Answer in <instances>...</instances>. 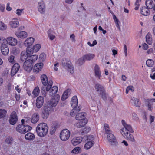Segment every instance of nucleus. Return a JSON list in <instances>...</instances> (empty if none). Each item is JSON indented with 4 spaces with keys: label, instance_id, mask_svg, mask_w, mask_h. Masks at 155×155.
<instances>
[{
    "label": "nucleus",
    "instance_id": "f257e3e1",
    "mask_svg": "<svg viewBox=\"0 0 155 155\" xmlns=\"http://www.w3.org/2000/svg\"><path fill=\"white\" fill-rule=\"evenodd\" d=\"M38 56L36 55H33L29 56L25 51H23L21 54V59L24 62L23 67L26 71L30 72L32 69L33 63L37 59Z\"/></svg>",
    "mask_w": 155,
    "mask_h": 155
},
{
    "label": "nucleus",
    "instance_id": "f03ea898",
    "mask_svg": "<svg viewBox=\"0 0 155 155\" xmlns=\"http://www.w3.org/2000/svg\"><path fill=\"white\" fill-rule=\"evenodd\" d=\"M36 130L38 135L41 137H43L47 134L48 127L46 124L41 123L38 125Z\"/></svg>",
    "mask_w": 155,
    "mask_h": 155
},
{
    "label": "nucleus",
    "instance_id": "7ed1b4c3",
    "mask_svg": "<svg viewBox=\"0 0 155 155\" xmlns=\"http://www.w3.org/2000/svg\"><path fill=\"white\" fill-rule=\"evenodd\" d=\"M25 120L22 119L21 125H18L16 127V130L21 134H25L27 132L31 130L32 129L31 127L28 125H25Z\"/></svg>",
    "mask_w": 155,
    "mask_h": 155
},
{
    "label": "nucleus",
    "instance_id": "20e7f679",
    "mask_svg": "<svg viewBox=\"0 0 155 155\" xmlns=\"http://www.w3.org/2000/svg\"><path fill=\"white\" fill-rule=\"evenodd\" d=\"M122 124L124 127L122 128L120 130V132L124 137H127L129 133H133V130L131 125L127 124L125 120H122L121 121Z\"/></svg>",
    "mask_w": 155,
    "mask_h": 155
},
{
    "label": "nucleus",
    "instance_id": "39448f33",
    "mask_svg": "<svg viewBox=\"0 0 155 155\" xmlns=\"http://www.w3.org/2000/svg\"><path fill=\"white\" fill-rule=\"evenodd\" d=\"M41 79L43 84L45 86H47L46 91H48L52 85V81L50 80L48 81L47 77L45 74H42L41 76Z\"/></svg>",
    "mask_w": 155,
    "mask_h": 155
},
{
    "label": "nucleus",
    "instance_id": "423d86ee",
    "mask_svg": "<svg viewBox=\"0 0 155 155\" xmlns=\"http://www.w3.org/2000/svg\"><path fill=\"white\" fill-rule=\"evenodd\" d=\"M94 87L96 90L99 92L102 98L104 100L106 99V96L105 91L103 86L98 83H97L95 84Z\"/></svg>",
    "mask_w": 155,
    "mask_h": 155
},
{
    "label": "nucleus",
    "instance_id": "0eeeda50",
    "mask_svg": "<svg viewBox=\"0 0 155 155\" xmlns=\"http://www.w3.org/2000/svg\"><path fill=\"white\" fill-rule=\"evenodd\" d=\"M94 137L93 135H89L87 136V143L84 145V148L87 150L91 148L94 143Z\"/></svg>",
    "mask_w": 155,
    "mask_h": 155
},
{
    "label": "nucleus",
    "instance_id": "6e6552de",
    "mask_svg": "<svg viewBox=\"0 0 155 155\" xmlns=\"http://www.w3.org/2000/svg\"><path fill=\"white\" fill-rule=\"evenodd\" d=\"M70 136V132L67 129L63 130L60 133V137L61 139L63 141L67 140Z\"/></svg>",
    "mask_w": 155,
    "mask_h": 155
},
{
    "label": "nucleus",
    "instance_id": "1a4fd4ad",
    "mask_svg": "<svg viewBox=\"0 0 155 155\" xmlns=\"http://www.w3.org/2000/svg\"><path fill=\"white\" fill-rule=\"evenodd\" d=\"M51 110V107L49 105H47L45 106L41 109L42 117L44 119L47 118Z\"/></svg>",
    "mask_w": 155,
    "mask_h": 155
},
{
    "label": "nucleus",
    "instance_id": "9d476101",
    "mask_svg": "<svg viewBox=\"0 0 155 155\" xmlns=\"http://www.w3.org/2000/svg\"><path fill=\"white\" fill-rule=\"evenodd\" d=\"M62 64L63 67L68 68V71L71 74L74 73V68L72 66L71 63L69 61H67L66 58H64L62 59Z\"/></svg>",
    "mask_w": 155,
    "mask_h": 155
},
{
    "label": "nucleus",
    "instance_id": "9b49d317",
    "mask_svg": "<svg viewBox=\"0 0 155 155\" xmlns=\"http://www.w3.org/2000/svg\"><path fill=\"white\" fill-rule=\"evenodd\" d=\"M60 96L59 95L57 94L53 96L50 101L48 102V104H47L50 105L52 107L56 106L59 101Z\"/></svg>",
    "mask_w": 155,
    "mask_h": 155
},
{
    "label": "nucleus",
    "instance_id": "f8f14e48",
    "mask_svg": "<svg viewBox=\"0 0 155 155\" xmlns=\"http://www.w3.org/2000/svg\"><path fill=\"white\" fill-rule=\"evenodd\" d=\"M7 43L12 46H15L17 44L16 39L12 37H9L6 38Z\"/></svg>",
    "mask_w": 155,
    "mask_h": 155
},
{
    "label": "nucleus",
    "instance_id": "ddd939ff",
    "mask_svg": "<svg viewBox=\"0 0 155 155\" xmlns=\"http://www.w3.org/2000/svg\"><path fill=\"white\" fill-rule=\"evenodd\" d=\"M0 49L3 55L6 56L8 55L9 53V49L7 45H1Z\"/></svg>",
    "mask_w": 155,
    "mask_h": 155
},
{
    "label": "nucleus",
    "instance_id": "4468645a",
    "mask_svg": "<svg viewBox=\"0 0 155 155\" xmlns=\"http://www.w3.org/2000/svg\"><path fill=\"white\" fill-rule=\"evenodd\" d=\"M18 120L17 115L15 112L13 111L11 114L9 120L11 124L14 125L15 124Z\"/></svg>",
    "mask_w": 155,
    "mask_h": 155
},
{
    "label": "nucleus",
    "instance_id": "2eb2a0df",
    "mask_svg": "<svg viewBox=\"0 0 155 155\" xmlns=\"http://www.w3.org/2000/svg\"><path fill=\"white\" fill-rule=\"evenodd\" d=\"M44 101V98L42 97L39 96L38 97L36 102V105L37 107L38 108H41L43 105Z\"/></svg>",
    "mask_w": 155,
    "mask_h": 155
},
{
    "label": "nucleus",
    "instance_id": "dca6fc26",
    "mask_svg": "<svg viewBox=\"0 0 155 155\" xmlns=\"http://www.w3.org/2000/svg\"><path fill=\"white\" fill-rule=\"evenodd\" d=\"M20 66L18 63L15 64L12 68L11 75L12 76H13L18 71L20 68Z\"/></svg>",
    "mask_w": 155,
    "mask_h": 155
},
{
    "label": "nucleus",
    "instance_id": "f3484780",
    "mask_svg": "<svg viewBox=\"0 0 155 155\" xmlns=\"http://www.w3.org/2000/svg\"><path fill=\"white\" fill-rule=\"evenodd\" d=\"M79 120L75 125L76 127L79 128L84 127L88 122L87 119L85 118Z\"/></svg>",
    "mask_w": 155,
    "mask_h": 155
},
{
    "label": "nucleus",
    "instance_id": "a211bd4d",
    "mask_svg": "<svg viewBox=\"0 0 155 155\" xmlns=\"http://www.w3.org/2000/svg\"><path fill=\"white\" fill-rule=\"evenodd\" d=\"M145 105L147 107L148 110L152 111L153 109V104L150 99H147L145 100Z\"/></svg>",
    "mask_w": 155,
    "mask_h": 155
},
{
    "label": "nucleus",
    "instance_id": "6ab92c4d",
    "mask_svg": "<svg viewBox=\"0 0 155 155\" xmlns=\"http://www.w3.org/2000/svg\"><path fill=\"white\" fill-rule=\"evenodd\" d=\"M94 70L95 76L100 79L101 77V72L99 66L96 64L94 67Z\"/></svg>",
    "mask_w": 155,
    "mask_h": 155
},
{
    "label": "nucleus",
    "instance_id": "aec40b11",
    "mask_svg": "<svg viewBox=\"0 0 155 155\" xmlns=\"http://www.w3.org/2000/svg\"><path fill=\"white\" fill-rule=\"evenodd\" d=\"M43 65V64L41 63L36 64L34 67V72L36 73L38 72L42 68Z\"/></svg>",
    "mask_w": 155,
    "mask_h": 155
},
{
    "label": "nucleus",
    "instance_id": "412c9836",
    "mask_svg": "<svg viewBox=\"0 0 155 155\" xmlns=\"http://www.w3.org/2000/svg\"><path fill=\"white\" fill-rule=\"evenodd\" d=\"M38 11L41 13H44L45 11V5L43 2L38 3Z\"/></svg>",
    "mask_w": 155,
    "mask_h": 155
},
{
    "label": "nucleus",
    "instance_id": "4be33fe9",
    "mask_svg": "<svg viewBox=\"0 0 155 155\" xmlns=\"http://www.w3.org/2000/svg\"><path fill=\"white\" fill-rule=\"evenodd\" d=\"M82 138L79 137H75L71 140V143L74 146H76L80 143Z\"/></svg>",
    "mask_w": 155,
    "mask_h": 155
},
{
    "label": "nucleus",
    "instance_id": "5701e85b",
    "mask_svg": "<svg viewBox=\"0 0 155 155\" xmlns=\"http://www.w3.org/2000/svg\"><path fill=\"white\" fill-rule=\"evenodd\" d=\"M78 98L76 96H74L72 98L71 101V106L72 107H77L78 105Z\"/></svg>",
    "mask_w": 155,
    "mask_h": 155
},
{
    "label": "nucleus",
    "instance_id": "b1692460",
    "mask_svg": "<svg viewBox=\"0 0 155 155\" xmlns=\"http://www.w3.org/2000/svg\"><path fill=\"white\" fill-rule=\"evenodd\" d=\"M9 24L11 27L15 28L18 26L19 22L17 19H13L10 22Z\"/></svg>",
    "mask_w": 155,
    "mask_h": 155
},
{
    "label": "nucleus",
    "instance_id": "393cba45",
    "mask_svg": "<svg viewBox=\"0 0 155 155\" xmlns=\"http://www.w3.org/2000/svg\"><path fill=\"white\" fill-rule=\"evenodd\" d=\"M34 39L32 37L27 38L25 41L24 44L25 46L28 47L34 43Z\"/></svg>",
    "mask_w": 155,
    "mask_h": 155
},
{
    "label": "nucleus",
    "instance_id": "a878e982",
    "mask_svg": "<svg viewBox=\"0 0 155 155\" xmlns=\"http://www.w3.org/2000/svg\"><path fill=\"white\" fill-rule=\"evenodd\" d=\"M149 9L147 7L146 8L145 6L143 7L140 8V11L141 13L144 16L148 15L150 13V11Z\"/></svg>",
    "mask_w": 155,
    "mask_h": 155
},
{
    "label": "nucleus",
    "instance_id": "bb28decb",
    "mask_svg": "<svg viewBox=\"0 0 155 155\" xmlns=\"http://www.w3.org/2000/svg\"><path fill=\"white\" fill-rule=\"evenodd\" d=\"M15 34L19 38H25L27 35V33L25 31L16 32Z\"/></svg>",
    "mask_w": 155,
    "mask_h": 155
},
{
    "label": "nucleus",
    "instance_id": "cd10ccee",
    "mask_svg": "<svg viewBox=\"0 0 155 155\" xmlns=\"http://www.w3.org/2000/svg\"><path fill=\"white\" fill-rule=\"evenodd\" d=\"M85 61H90L92 60L95 57V55L92 53H88L83 56Z\"/></svg>",
    "mask_w": 155,
    "mask_h": 155
},
{
    "label": "nucleus",
    "instance_id": "c85d7f7f",
    "mask_svg": "<svg viewBox=\"0 0 155 155\" xmlns=\"http://www.w3.org/2000/svg\"><path fill=\"white\" fill-rule=\"evenodd\" d=\"M39 115L37 113L33 114L32 116L31 120V122L33 123H36L39 120Z\"/></svg>",
    "mask_w": 155,
    "mask_h": 155
},
{
    "label": "nucleus",
    "instance_id": "c756f323",
    "mask_svg": "<svg viewBox=\"0 0 155 155\" xmlns=\"http://www.w3.org/2000/svg\"><path fill=\"white\" fill-rule=\"evenodd\" d=\"M58 87L56 86H53L51 89V88L49 91H50L49 95L51 96H52L54 94H56L58 91Z\"/></svg>",
    "mask_w": 155,
    "mask_h": 155
},
{
    "label": "nucleus",
    "instance_id": "7c9ffc66",
    "mask_svg": "<svg viewBox=\"0 0 155 155\" xmlns=\"http://www.w3.org/2000/svg\"><path fill=\"white\" fill-rule=\"evenodd\" d=\"M130 102L136 107H139L140 106V102L139 101V100L137 98H132Z\"/></svg>",
    "mask_w": 155,
    "mask_h": 155
},
{
    "label": "nucleus",
    "instance_id": "2f4dec72",
    "mask_svg": "<svg viewBox=\"0 0 155 155\" xmlns=\"http://www.w3.org/2000/svg\"><path fill=\"white\" fill-rule=\"evenodd\" d=\"M154 5V3L152 0H147L146 2V6L149 9L153 8Z\"/></svg>",
    "mask_w": 155,
    "mask_h": 155
},
{
    "label": "nucleus",
    "instance_id": "473e14b6",
    "mask_svg": "<svg viewBox=\"0 0 155 155\" xmlns=\"http://www.w3.org/2000/svg\"><path fill=\"white\" fill-rule=\"evenodd\" d=\"M25 138L27 140H31L35 139V136L33 133L29 132L26 134Z\"/></svg>",
    "mask_w": 155,
    "mask_h": 155
},
{
    "label": "nucleus",
    "instance_id": "72a5a7b5",
    "mask_svg": "<svg viewBox=\"0 0 155 155\" xmlns=\"http://www.w3.org/2000/svg\"><path fill=\"white\" fill-rule=\"evenodd\" d=\"M108 134L107 138L109 141L111 143L115 142L116 141V139L114 135L111 133Z\"/></svg>",
    "mask_w": 155,
    "mask_h": 155
},
{
    "label": "nucleus",
    "instance_id": "f704fd0d",
    "mask_svg": "<svg viewBox=\"0 0 155 155\" xmlns=\"http://www.w3.org/2000/svg\"><path fill=\"white\" fill-rule=\"evenodd\" d=\"M146 38L147 43L149 45H151L152 43V39L150 33H148L146 36Z\"/></svg>",
    "mask_w": 155,
    "mask_h": 155
},
{
    "label": "nucleus",
    "instance_id": "c9c22d12",
    "mask_svg": "<svg viewBox=\"0 0 155 155\" xmlns=\"http://www.w3.org/2000/svg\"><path fill=\"white\" fill-rule=\"evenodd\" d=\"M85 113L84 112H82L77 114L75 116V118L78 120L83 119L85 117Z\"/></svg>",
    "mask_w": 155,
    "mask_h": 155
},
{
    "label": "nucleus",
    "instance_id": "e433bc0d",
    "mask_svg": "<svg viewBox=\"0 0 155 155\" xmlns=\"http://www.w3.org/2000/svg\"><path fill=\"white\" fill-rule=\"evenodd\" d=\"M113 16V18L114 20L116 26L117 27L119 30L120 31V28L119 25V24H120V22L118 19L117 18L116 16L114 15V14Z\"/></svg>",
    "mask_w": 155,
    "mask_h": 155
},
{
    "label": "nucleus",
    "instance_id": "4c0bfd02",
    "mask_svg": "<svg viewBox=\"0 0 155 155\" xmlns=\"http://www.w3.org/2000/svg\"><path fill=\"white\" fill-rule=\"evenodd\" d=\"M70 92L69 90H66L63 93L61 97V100L64 101L67 99L68 97V95Z\"/></svg>",
    "mask_w": 155,
    "mask_h": 155
},
{
    "label": "nucleus",
    "instance_id": "58836bf2",
    "mask_svg": "<svg viewBox=\"0 0 155 155\" xmlns=\"http://www.w3.org/2000/svg\"><path fill=\"white\" fill-rule=\"evenodd\" d=\"M39 92L40 90L39 88L38 87H37L34 89L32 92V94L35 97H36L39 95Z\"/></svg>",
    "mask_w": 155,
    "mask_h": 155
},
{
    "label": "nucleus",
    "instance_id": "ea45409f",
    "mask_svg": "<svg viewBox=\"0 0 155 155\" xmlns=\"http://www.w3.org/2000/svg\"><path fill=\"white\" fill-rule=\"evenodd\" d=\"M7 111L5 109H0V118H3L6 115Z\"/></svg>",
    "mask_w": 155,
    "mask_h": 155
},
{
    "label": "nucleus",
    "instance_id": "a19ab883",
    "mask_svg": "<svg viewBox=\"0 0 155 155\" xmlns=\"http://www.w3.org/2000/svg\"><path fill=\"white\" fill-rule=\"evenodd\" d=\"M5 142L8 144L11 145L13 142V138L11 137H8L5 140Z\"/></svg>",
    "mask_w": 155,
    "mask_h": 155
},
{
    "label": "nucleus",
    "instance_id": "79ce46f5",
    "mask_svg": "<svg viewBox=\"0 0 155 155\" xmlns=\"http://www.w3.org/2000/svg\"><path fill=\"white\" fill-rule=\"evenodd\" d=\"M154 64L153 61L151 59H148L146 62V64L149 67H152Z\"/></svg>",
    "mask_w": 155,
    "mask_h": 155
},
{
    "label": "nucleus",
    "instance_id": "37998d69",
    "mask_svg": "<svg viewBox=\"0 0 155 155\" xmlns=\"http://www.w3.org/2000/svg\"><path fill=\"white\" fill-rule=\"evenodd\" d=\"M81 152V149L80 147H76L74 148L71 151L72 153L77 154L80 153Z\"/></svg>",
    "mask_w": 155,
    "mask_h": 155
},
{
    "label": "nucleus",
    "instance_id": "c03bdc74",
    "mask_svg": "<svg viewBox=\"0 0 155 155\" xmlns=\"http://www.w3.org/2000/svg\"><path fill=\"white\" fill-rule=\"evenodd\" d=\"M7 28V25L3 22L0 21V30L4 31Z\"/></svg>",
    "mask_w": 155,
    "mask_h": 155
},
{
    "label": "nucleus",
    "instance_id": "a18cd8bd",
    "mask_svg": "<svg viewBox=\"0 0 155 155\" xmlns=\"http://www.w3.org/2000/svg\"><path fill=\"white\" fill-rule=\"evenodd\" d=\"M41 48V45L39 44H37L34 46L33 49V52H38Z\"/></svg>",
    "mask_w": 155,
    "mask_h": 155
},
{
    "label": "nucleus",
    "instance_id": "49530a36",
    "mask_svg": "<svg viewBox=\"0 0 155 155\" xmlns=\"http://www.w3.org/2000/svg\"><path fill=\"white\" fill-rule=\"evenodd\" d=\"M57 125L56 124H54L51 126L50 130V133L51 134H53L54 133L57 128Z\"/></svg>",
    "mask_w": 155,
    "mask_h": 155
},
{
    "label": "nucleus",
    "instance_id": "de8ad7c7",
    "mask_svg": "<svg viewBox=\"0 0 155 155\" xmlns=\"http://www.w3.org/2000/svg\"><path fill=\"white\" fill-rule=\"evenodd\" d=\"M104 127L106 134H108L110 133V129L109 126L108 124H104Z\"/></svg>",
    "mask_w": 155,
    "mask_h": 155
},
{
    "label": "nucleus",
    "instance_id": "09e8293b",
    "mask_svg": "<svg viewBox=\"0 0 155 155\" xmlns=\"http://www.w3.org/2000/svg\"><path fill=\"white\" fill-rule=\"evenodd\" d=\"M90 127H86L83 129L81 133V134H86L88 133L90 131Z\"/></svg>",
    "mask_w": 155,
    "mask_h": 155
},
{
    "label": "nucleus",
    "instance_id": "8fccbe9b",
    "mask_svg": "<svg viewBox=\"0 0 155 155\" xmlns=\"http://www.w3.org/2000/svg\"><path fill=\"white\" fill-rule=\"evenodd\" d=\"M47 33L48 34V37L51 40H53L55 38V36L54 35L51 34V30H48L47 32Z\"/></svg>",
    "mask_w": 155,
    "mask_h": 155
},
{
    "label": "nucleus",
    "instance_id": "3c124183",
    "mask_svg": "<svg viewBox=\"0 0 155 155\" xmlns=\"http://www.w3.org/2000/svg\"><path fill=\"white\" fill-rule=\"evenodd\" d=\"M85 61V59L84 58V56H83L82 57L78 59L77 63L79 65H81L84 63Z\"/></svg>",
    "mask_w": 155,
    "mask_h": 155
},
{
    "label": "nucleus",
    "instance_id": "603ef678",
    "mask_svg": "<svg viewBox=\"0 0 155 155\" xmlns=\"http://www.w3.org/2000/svg\"><path fill=\"white\" fill-rule=\"evenodd\" d=\"M124 138L132 142L134 141L135 140L133 135L130 134V133L127 135V137H125Z\"/></svg>",
    "mask_w": 155,
    "mask_h": 155
},
{
    "label": "nucleus",
    "instance_id": "864d4df0",
    "mask_svg": "<svg viewBox=\"0 0 155 155\" xmlns=\"http://www.w3.org/2000/svg\"><path fill=\"white\" fill-rule=\"evenodd\" d=\"M46 55L44 53H42L41 54L39 55V59L41 61H44L46 58Z\"/></svg>",
    "mask_w": 155,
    "mask_h": 155
},
{
    "label": "nucleus",
    "instance_id": "5fc2aeb1",
    "mask_svg": "<svg viewBox=\"0 0 155 155\" xmlns=\"http://www.w3.org/2000/svg\"><path fill=\"white\" fill-rule=\"evenodd\" d=\"M73 109H72L71 111V112L70 113V115L71 116H74L75 115V114H76L77 113V109H76L77 107H75V108L73 107Z\"/></svg>",
    "mask_w": 155,
    "mask_h": 155
},
{
    "label": "nucleus",
    "instance_id": "6e6d98bb",
    "mask_svg": "<svg viewBox=\"0 0 155 155\" xmlns=\"http://www.w3.org/2000/svg\"><path fill=\"white\" fill-rule=\"evenodd\" d=\"M15 57L13 55H11L8 58V60L9 62L13 64L14 63Z\"/></svg>",
    "mask_w": 155,
    "mask_h": 155
},
{
    "label": "nucleus",
    "instance_id": "4d7b16f0",
    "mask_svg": "<svg viewBox=\"0 0 155 155\" xmlns=\"http://www.w3.org/2000/svg\"><path fill=\"white\" fill-rule=\"evenodd\" d=\"M6 41V39H5V38L0 36V43L2 44H4Z\"/></svg>",
    "mask_w": 155,
    "mask_h": 155
},
{
    "label": "nucleus",
    "instance_id": "13d9d810",
    "mask_svg": "<svg viewBox=\"0 0 155 155\" xmlns=\"http://www.w3.org/2000/svg\"><path fill=\"white\" fill-rule=\"evenodd\" d=\"M23 9H17L16 10V14H17L18 16H20L21 15V13L23 11Z\"/></svg>",
    "mask_w": 155,
    "mask_h": 155
},
{
    "label": "nucleus",
    "instance_id": "bf43d9fd",
    "mask_svg": "<svg viewBox=\"0 0 155 155\" xmlns=\"http://www.w3.org/2000/svg\"><path fill=\"white\" fill-rule=\"evenodd\" d=\"M142 48L144 50H147L149 47L148 45L145 43H144L142 45Z\"/></svg>",
    "mask_w": 155,
    "mask_h": 155
},
{
    "label": "nucleus",
    "instance_id": "052dcab7",
    "mask_svg": "<svg viewBox=\"0 0 155 155\" xmlns=\"http://www.w3.org/2000/svg\"><path fill=\"white\" fill-rule=\"evenodd\" d=\"M5 8V5L4 4L0 3V10L2 12H4Z\"/></svg>",
    "mask_w": 155,
    "mask_h": 155
},
{
    "label": "nucleus",
    "instance_id": "680f3d73",
    "mask_svg": "<svg viewBox=\"0 0 155 155\" xmlns=\"http://www.w3.org/2000/svg\"><path fill=\"white\" fill-rule=\"evenodd\" d=\"M153 50L152 48L148 49L147 51V53L148 54H150L153 53Z\"/></svg>",
    "mask_w": 155,
    "mask_h": 155
},
{
    "label": "nucleus",
    "instance_id": "e2e57ef3",
    "mask_svg": "<svg viewBox=\"0 0 155 155\" xmlns=\"http://www.w3.org/2000/svg\"><path fill=\"white\" fill-rule=\"evenodd\" d=\"M135 9L136 10H138L140 5L139 3L136 2L135 3Z\"/></svg>",
    "mask_w": 155,
    "mask_h": 155
},
{
    "label": "nucleus",
    "instance_id": "0e129e2a",
    "mask_svg": "<svg viewBox=\"0 0 155 155\" xmlns=\"http://www.w3.org/2000/svg\"><path fill=\"white\" fill-rule=\"evenodd\" d=\"M15 97L16 99V100L17 101H18L20 98V95L19 94H15Z\"/></svg>",
    "mask_w": 155,
    "mask_h": 155
},
{
    "label": "nucleus",
    "instance_id": "69168bd1",
    "mask_svg": "<svg viewBox=\"0 0 155 155\" xmlns=\"http://www.w3.org/2000/svg\"><path fill=\"white\" fill-rule=\"evenodd\" d=\"M155 117L154 116L150 115V120L151 123L154 121Z\"/></svg>",
    "mask_w": 155,
    "mask_h": 155
},
{
    "label": "nucleus",
    "instance_id": "338daca9",
    "mask_svg": "<svg viewBox=\"0 0 155 155\" xmlns=\"http://www.w3.org/2000/svg\"><path fill=\"white\" fill-rule=\"evenodd\" d=\"M124 52L125 53V56H126L127 55V47L126 45L125 44L124 45Z\"/></svg>",
    "mask_w": 155,
    "mask_h": 155
},
{
    "label": "nucleus",
    "instance_id": "774afa93",
    "mask_svg": "<svg viewBox=\"0 0 155 155\" xmlns=\"http://www.w3.org/2000/svg\"><path fill=\"white\" fill-rule=\"evenodd\" d=\"M25 52H26V53H27V54L29 57L31 56H30V55L32 53V51H31L29 49L27 50L26 51H25Z\"/></svg>",
    "mask_w": 155,
    "mask_h": 155
}]
</instances>
